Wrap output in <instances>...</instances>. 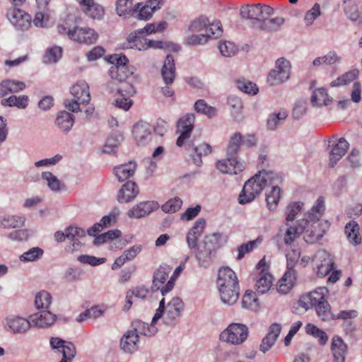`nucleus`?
Here are the masks:
<instances>
[{
    "mask_svg": "<svg viewBox=\"0 0 362 362\" xmlns=\"http://www.w3.org/2000/svg\"><path fill=\"white\" fill-rule=\"evenodd\" d=\"M206 227V220L198 218L194 226L189 230L186 235V241L190 250L196 249L199 238L202 235Z\"/></svg>",
    "mask_w": 362,
    "mask_h": 362,
    "instance_id": "20",
    "label": "nucleus"
},
{
    "mask_svg": "<svg viewBox=\"0 0 362 362\" xmlns=\"http://www.w3.org/2000/svg\"><path fill=\"white\" fill-rule=\"evenodd\" d=\"M313 262L314 270L319 277H325L329 274L334 269V263L333 259L325 250L317 251L313 259Z\"/></svg>",
    "mask_w": 362,
    "mask_h": 362,
    "instance_id": "12",
    "label": "nucleus"
},
{
    "mask_svg": "<svg viewBox=\"0 0 362 362\" xmlns=\"http://www.w3.org/2000/svg\"><path fill=\"white\" fill-rule=\"evenodd\" d=\"M296 279L295 270H286L276 284V291L281 294L288 293L294 286Z\"/></svg>",
    "mask_w": 362,
    "mask_h": 362,
    "instance_id": "29",
    "label": "nucleus"
},
{
    "mask_svg": "<svg viewBox=\"0 0 362 362\" xmlns=\"http://www.w3.org/2000/svg\"><path fill=\"white\" fill-rule=\"evenodd\" d=\"M152 128L146 122H139L133 127L132 134L139 145H144L151 139Z\"/></svg>",
    "mask_w": 362,
    "mask_h": 362,
    "instance_id": "21",
    "label": "nucleus"
},
{
    "mask_svg": "<svg viewBox=\"0 0 362 362\" xmlns=\"http://www.w3.org/2000/svg\"><path fill=\"white\" fill-rule=\"evenodd\" d=\"M248 328L241 323H231L220 334V339L233 345L242 344L248 337Z\"/></svg>",
    "mask_w": 362,
    "mask_h": 362,
    "instance_id": "5",
    "label": "nucleus"
},
{
    "mask_svg": "<svg viewBox=\"0 0 362 362\" xmlns=\"http://www.w3.org/2000/svg\"><path fill=\"white\" fill-rule=\"evenodd\" d=\"M62 54V49L60 47H53L48 49L43 57V62L46 64L56 63Z\"/></svg>",
    "mask_w": 362,
    "mask_h": 362,
    "instance_id": "56",
    "label": "nucleus"
},
{
    "mask_svg": "<svg viewBox=\"0 0 362 362\" xmlns=\"http://www.w3.org/2000/svg\"><path fill=\"white\" fill-rule=\"evenodd\" d=\"M163 308L164 299H162L159 303V307L156 310L151 324H148L139 320H134L132 322L134 331L137 334L138 336L141 334L146 337H152L157 332L158 329L155 325L157 321L162 317L163 314Z\"/></svg>",
    "mask_w": 362,
    "mask_h": 362,
    "instance_id": "10",
    "label": "nucleus"
},
{
    "mask_svg": "<svg viewBox=\"0 0 362 362\" xmlns=\"http://www.w3.org/2000/svg\"><path fill=\"white\" fill-rule=\"evenodd\" d=\"M30 315L32 324L40 328H45L52 325L56 321V315L47 309Z\"/></svg>",
    "mask_w": 362,
    "mask_h": 362,
    "instance_id": "25",
    "label": "nucleus"
},
{
    "mask_svg": "<svg viewBox=\"0 0 362 362\" xmlns=\"http://www.w3.org/2000/svg\"><path fill=\"white\" fill-rule=\"evenodd\" d=\"M139 193L138 185L134 182L129 181L122 185L117 193L119 203H128L133 201Z\"/></svg>",
    "mask_w": 362,
    "mask_h": 362,
    "instance_id": "23",
    "label": "nucleus"
},
{
    "mask_svg": "<svg viewBox=\"0 0 362 362\" xmlns=\"http://www.w3.org/2000/svg\"><path fill=\"white\" fill-rule=\"evenodd\" d=\"M74 123V117L66 111L60 112L55 120L56 125L64 132H69Z\"/></svg>",
    "mask_w": 362,
    "mask_h": 362,
    "instance_id": "36",
    "label": "nucleus"
},
{
    "mask_svg": "<svg viewBox=\"0 0 362 362\" xmlns=\"http://www.w3.org/2000/svg\"><path fill=\"white\" fill-rule=\"evenodd\" d=\"M153 13L148 5L139 2L133 7L132 16L139 20L148 21L152 17Z\"/></svg>",
    "mask_w": 362,
    "mask_h": 362,
    "instance_id": "46",
    "label": "nucleus"
},
{
    "mask_svg": "<svg viewBox=\"0 0 362 362\" xmlns=\"http://www.w3.org/2000/svg\"><path fill=\"white\" fill-rule=\"evenodd\" d=\"M304 230L303 238L307 243L313 244L320 240L329 228L327 221L323 220L308 221Z\"/></svg>",
    "mask_w": 362,
    "mask_h": 362,
    "instance_id": "9",
    "label": "nucleus"
},
{
    "mask_svg": "<svg viewBox=\"0 0 362 362\" xmlns=\"http://www.w3.org/2000/svg\"><path fill=\"white\" fill-rule=\"evenodd\" d=\"M6 17L18 30H28L31 25V16L21 9L15 7L8 10Z\"/></svg>",
    "mask_w": 362,
    "mask_h": 362,
    "instance_id": "14",
    "label": "nucleus"
},
{
    "mask_svg": "<svg viewBox=\"0 0 362 362\" xmlns=\"http://www.w3.org/2000/svg\"><path fill=\"white\" fill-rule=\"evenodd\" d=\"M213 23H210L206 17L202 16L191 22L188 30L192 33H202L203 34H207L211 31L214 33L215 29H213V30H209Z\"/></svg>",
    "mask_w": 362,
    "mask_h": 362,
    "instance_id": "34",
    "label": "nucleus"
},
{
    "mask_svg": "<svg viewBox=\"0 0 362 362\" xmlns=\"http://www.w3.org/2000/svg\"><path fill=\"white\" fill-rule=\"evenodd\" d=\"M109 74L112 79L118 81L121 85L127 83L126 80L133 74L127 66H111Z\"/></svg>",
    "mask_w": 362,
    "mask_h": 362,
    "instance_id": "37",
    "label": "nucleus"
},
{
    "mask_svg": "<svg viewBox=\"0 0 362 362\" xmlns=\"http://www.w3.org/2000/svg\"><path fill=\"white\" fill-rule=\"evenodd\" d=\"M303 204L300 202H293L286 209V219L287 221H292L297 215L302 211Z\"/></svg>",
    "mask_w": 362,
    "mask_h": 362,
    "instance_id": "57",
    "label": "nucleus"
},
{
    "mask_svg": "<svg viewBox=\"0 0 362 362\" xmlns=\"http://www.w3.org/2000/svg\"><path fill=\"white\" fill-rule=\"evenodd\" d=\"M305 333L317 339L321 346H325L328 341V335L322 329L312 323H308L305 327Z\"/></svg>",
    "mask_w": 362,
    "mask_h": 362,
    "instance_id": "47",
    "label": "nucleus"
},
{
    "mask_svg": "<svg viewBox=\"0 0 362 362\" xmlns=\"http://www.w3.org/2000/svg\"><path fill=\"white\" fill-rule=\"evenodd\" d=\"M58 33L67 36L70 40L78 43L91 45L96 42L98 35L92 28L79 27L72 21L66 20L57 25Z\"/></svg>",
    "mask_w": 362,
    "mask_h": 362,
    "instance_id": "2",
    "label": "nucleus"
},
{
    "mask_svg": "<svg viewBox=\"0 0 362 362\" xmlns=\"http://www.w3.org/2000/svg\"><path fill=\"white\" fill-rule=\"evenodd\" d=\"M52 296L47 291H40L35 298V306L37 309H48L52 303Z\"/></svg>",
    "mask_w": 362,
    "mask_h": 362,
    "instance_id": "52",
    "label": "nucleus"
},
{
    "mask_svg": "<svg viewBox=\"0 0 362 362\" xmlns=\"http://www.w3.org/2000/svg\"><path fill=\"white\" fill-rule=\"evenodd\" d=\"M148 293V290L144 286H137L127 291L126 295V302L124 305V310H128L131 308L134 297L143 300L146 298Z\"/></svg>",
    "mask_w": 362,
    "mask_h": 362,
    "instance_id": "40",
    "label": "nucleus"
},
{
    "mask_svg": "<svg viewBox=\"0 0 362 362\" xmlns=\"http://www.w3.org/2000/svg\"><path fill=\"white\" fill-rule=\"evenodd\" d=\"M273 13V8L267 5L260 4L247 5L240 8V15L243 18L258 21H264Z\"/></svg>",
    "mask_w": 362,
    "mask_h": 362,
    "instance_id": "11",
    "label": "nucleus"
},
{
    "mask_svg": "<svg viewBox=\"0 0 362 362\" xmlns=\"http://www.w3.org/2000/svg\"><path fill=\"white\" fill-rule=\"evenodd\" d=\"M262 239L257 238L256 240L247 242L245 244H242L238 247V259H241L245 254L252 251L259 244L261 243Z\"/></svg>",
    "mask_w": 362,
    "mask_h": 362,
    "instance_id": "58",
    "label": "nucleus"
},
{
    "mask_svg": "<svg viewBox=\"0 0 362 362\" xmlns=\"http://www.w3.org/2000/svg\"><path fill=\"white\" fill-rule=\"evenodd\" d=\"M116 90L118 96L115 100L114 105L125 111L129 110L133 104L130 98L136 93L134 87L129 83H124Z\"/></svg>",
    "mask_w": 362,
    "mask_h": 362,
    "instance_id": "13",
    "label": "nucleus"
},
{
    "mask_svg": "<svg viewBox=\"0 0 362 362\" xmlns=\"http://www.w3.org/2000/svg\"><path fill=\"white\" fill-rule=\"evenodd\" d=\"M28 97L26 95H11L2 99L1 104L4 107H16L19 109H25L28 105Z\"/></svg>",
    "mask_w": 362,
    "mask_h": 362,
    "instance_id": "42",
    "label": "nucleus"
},
{
    "mask_svg": "<svg viewBox=\"0 0 362 362\" xmlns=\"http://www.w3.org/2000/svg\"><path fill=\"white\" fill-rule=\"evenodd\" d=\"M216 168L223 173L236 175L242 172L245 165L238 160V157L228 156L226 159L217 161Z\"/></svg>",
    "mask_w": 362,
    "mask_h": 362,
    "instance_id": "17",
    "label": "nucleus"
},
{
    "mask_svg": "<svg viewBox=\"0 0 362 362\" xmlns=\"http://www.w3.org/2000/svg\"><path fill=\"white\" fill-rule=\"evenodd\" d=\"M184 303L179 298H173L166 306L164 305L163 322L170 327H175L180 321L184 310Z\"/></svg>",
    "mask_w": 362,
    "mask_h": 362,
    "instance_id": "7",
    "label": "nucleus"
},
{
    "mask_svg": "<svg viewBox=\"0 0 362 362\" xmlns=\"http://www.w3.org/2000/svg\"><path fill=\"white\" fill-rule=\"evenodd\" d=\"M172 268L167 264H162L159 268L154 272L153 284L155 287L160 288V286L163 285L169 274L170 273Z\"/></svg>",
    "mask_w": 362,
    "mask_h": 362,
    "instance_id": "48",
    "label": "nucleus"
},
{
    "mask_svg": "<svg viewBox=\"0 0 362 362\" xmlns=\"http://www.w3.org/2000/svg\"><path fill=\"white\" fill-rule=\"evenodd\" d=\"M307 222L305 218H303L298 221L297 225L289 226L284 234V243L290 245L298 238L303 233Z\"/></svg>",
    "mask_w": 362,
    "mask_h": 362,
    "instance_id": "26",
    "label": "nucleus"
},
{
    "mask_svg": "<svg viewBox=\"0 0 362 362\" xmlns=\"http://www.w3.org/2000/svg\"><path fill=\"white\" fill-rule=\"evenodd\" d=\"M325 201L323 197H319L314 206L308 213V221L312 220H321L320 218L325 211Z\"/></svg>",
    "mask_w": 362,
    "mask_h": 362,
    "instance_id": "53",
    "label": "nucleus"
},
{
    "mask_svg": "<svg viewBox=\"0 0 362 362\" xmlns=\"http://www.w3.org/2000/svg\"><path fill=\"white\" fill-rule=\"evenodd\" d=\"M132 0H117L116 12L118 16H123L127 14H131L133 10Z\"/></svg>",
    "mask_w": 362,
    "mask_h": 362,
    "instance_id": "61",
    "label": "nucleus"
},
{
    "mask_svg": "<svg viewBox=\"0 0 362 362\" xmlns=\"http://www.w3.org/2000/svg\"><path fill=\"white\" fill-rule=\"evenodd\" d=\"M140 35L137 31L134 34H130L127 37V47L136 49L139 51L147 49V38H144Z\"/></svg>",
    "mask_w": 362,
    "mask_h": 362,
    "instance_id": "44",
    "label": "nucleus"
},
{
    "mask_svg": "<svg viewBox=\"0 0 362 362\" xmlns=\"http://www.w3.org/2000/svg\"><path fill=\"white\" fill-rule=\"evenodd\" d=\"M330 101L327 90L323 88L314 90L311 97V103L314 106L327 105Z\"/></svg>",
    "mask_w": 362,
    "mask_h": 362,
    "instance_id": "50",
    "label": "nucleus"
},
{
    "mask_svg": "<svg viewBox=\"0 0 362 362\" xmlns=\"http://www.w3.org/2000/svg\"><path fill=\"white\" fill-rule=\"evenodd\" d=\"M83 12L92 18L100 19L104 14L103 8L93 0H76Z\"/></svg>",
    "mask_w": 362,
    "mask_h": 362,
    "instance_id": "27",
    "label": "nucleus"
},
{
    "mask_svg": "<svg viewBox=\"0 0 362 362\" xmlns=\"http://www.w3.org/2000/svg\"><path fill=\"white\" fill-rule=\"evenodd\" d=\"M25 218L15 215L0 216V227L4 228H19L24 225Z\"/></svg>",
    "mask_w": 362,
    "mask_h": 362,
    "instance_id": "39",
    "label": "nucleus"
},
{
    "mask_svg": "<svg viewBox=\"0 0 362 362\" xmlns=\"http://www.w3.org/2000/svg\"><path fill=\"white\" fill-rule=\"evenodd\" d=\"M359 76V70L357 69H353L341 76H339L337 79L331 82V87H339L341 86H345L358 78Z\"/></svg>",
    "mask_w": 362,
    "mask_h": 362,
    "instance_id": "45",
    "label": "nucleus"
},
{
    "mask_svg": "<svg viewBox=\"0 0 362 362\" xmlns=\"http://www.w3.org/2000/svg\"><path fill=\"white\" fill-rule=\"evenodd\" d=\"M217 287L223 288L239 284L236 274L228 267L219 269L216 280Z\"/></svg>",
    "mask_w": 362,
    "mask_h": 362,
    "instance_id": "22",
    "label": "nucleus"
},
{
    "mask_svg": "<svg viewBox=\"0 0 362 362\" xmlns=\"http://www.w3.org/2000/svg\"><path fill=\"white\" fill-rule=\"evenodd\" d=\"M194 108L197 112L204 114L209 118L214 117L216 115V108L208 105L204 100H198L194 104Z\"/></svg>",
    "mask_w": 362,
    "mask_h": 362,
    "instance_id": "60",
    "label": "nucleus"
},
{
    "mask_svg": "<svg viewBox=\"0 0 362 362\" xmlns=\"http://www.w3.org/2000/svg\"><path fill=\"white\" fill-rule=\"evenodd\" d=\"M215 29L214 33L211 31L207 34L201 33L199 35H192L186 37L185 42L189 45H197L205 44L209 38H217L222 35L223 30L221 28V23L220 21L214 22L209 28V30Z\"/></svg>",
    "mask_w": 362,
    "mask_h": 362,
    "instance_id": "16",
    "label": "nucleus"
},
{
    "mask_svg": "<svg viewBox=\"0 0 362 362\" xmlns=\"http://www.w3.org/2000/svg\"><path fill=\"white\" fill-rule=\"evenodd\" d=\"M182 205V201L179 197H175L169 199L162 205L161 209L165 213H175Z\"/></svg>",
    "mask_w": 362,
    "mask_h": 362,
    "instance_id": "64",
    "label": "nucleus"
},
{
    "mask_svg": "<svg viewBox=\"0 0 362 362\" xmlns=\"http://www.w3.org/2000/svg\"><path fill=\"white\" fill-rule=\"evenodd\" d=\"M329 145L332 146L329 155V165L331 168H334L337 162L345 155L349 144L344 138L337 139V138L333 137L329 141Z\"/></svg>",
    "mask_w": 362,
    "mask_h": 362,
    "instance_id": "15",
    "label": "nucleus"
},
{
    "mask_svg": "<svg viewBox=\"0 0 362 362\" xmlns=\"http://www.w3.org/2000/svg\"><path fill=\"white\" fill-rule=\"evenodd\" d=\"M161 75L166 84L172 83L175 80V66L174 59L171 54L167 55L161 69Z\"/></svg>",
    "mask_w": 362,
    "mask_h": 362,
    "instance_id": "30",
    "label": "nucleus"
},
{
    "mask_svg": "<svg viewBox=\"0 0 362 362\" xmlns=\"http://www.w3.org/2000/svg\"><path fill=\"white\" fill-rule=\"evenodd\" d=\"M276 175L272 171L262 170L249 179L244 185L238 197L240 204L252 202L265 187L274 183Z\"/></svg>",
    "mask_w": 362,
    "mask_h": 362,
    "instance_id": "1",
    "label": "nucleus"
},
{
    "mask_svg": "<svg viewBox=\"0 0 362 362\" xmlns=\"http://www.w3.org/2000/svg\"><path fill=\"white\" fill-rule=\"evenodd\" d=\"M287 117L286 112H280L277 114H271L267 119V128L270 130H274Z\"/></svg>",
    "mask_w": 362,
    "mask_h": 362,
    "instance_id": "63",
    "label": "nucleus"
},
{
    "mask_svg": "<svg viewBox=\"0 0 362 362\" xmlns=\"http://www.w3.org/2000/svg\"><path fill=\"white\" fill-rule=\"evenodd\" d=\"M71 93L74 99L64 102L66 107L73 112L80 111V104L88 103L90 100L89 86L84 81H81L71 88Z\"/></svg>",
    "mask_w": 362,
    "mask_h": 362,
    "instance_id": "3",
    "label": "nucleus"
},
{
    "mask_svg": "<svg viewBox=\"0 0 362 362\" xmlns=\"http://www.w3.org/2000/svg\"><path fill=\"white\" fill-rule=\"evenodd\" d=\"M136 168V163L131 161L115 166L114 168V174L119 182H123L134 174Z\"/></svg>",
    "mask_w": 362,
    "mask_h": 362,
    "instance_id": "31",
    "label": "nucleus"
},
{
    "mask_svg": "<svg viewBox=\"0 0 362 362\" xmlns=\"http://www.w3.org/2000/svg\"><path fill=\"white\" fill-rule=\"evenodd\" d=\"M273 282V276L264 269L259 272L255 285V291L259 294H264L269 291Z\"/></svg>",
    "mask_w": 362,
    "mask_h": 362,
    "instance_id": "33",
    "label": "nucleus"
},
{
    "mask_svg": "<svg viewBox=\"0 0 362 362\" xmlns=\"http://www.w3.org/2000/svg\"><path fill=\"white\" fill-rule=\"evenodd\" d=\"M218 49L221 54L226 57L233 56L238 51L236 45L230 41L220 42Z\"/></svg>",
    "mask_w": 362,
    "mask_h": 362,
    "instance_id": "62",
    "label": "nucleus"
},
{
    "mask_svg": "<svg viewBox=\"0 0 362 362\" xmlns=\"http://www.w3.org/2000/svg\"><path fill=\"white\" fill-rule=\"evenodd\" d=\"M281 198V189L277 186H273L272 188L266 192V202L269 211L276 209L279 199Z\"/></svg>",
    "mask_w": 362,
    "mask_h": 362,
    "instance_id": "49",
    "label": "nucleus"
},
{
    "mask_svg": "<svg viewBox=\"0 0 362 362\" xmlns=\"http://www.w3.org/2000/svg\"><path fill=\"white\" fill-rule=\"evenodd\" d=\"M321 9L319 4L315 3L313 6L307 11L304 16V22L307 26H310L314 21L321 15Z\"/></svg>",
    "mask_w": 362,
    "mask_h": 362,
    "instance_id": "59",
    "label": "nucleus"
},
{
    "mask_svg": "<svg viewBox=\"0 0 362 362\" xmlns=\"http://www.w3.org/2000/svg\"><path fill=\"white\" fill-rule=\"evenodd\" d=\"M191 148H193V151L195 153V155L192 156L194 163L197 166H200L202 164V156H208L212 151L211 146L205 142H203L197 146H194L191 142V146L187 150H189Z\"/></svg>",
    "mask_w": 362,
    "mask_h": 362,
    "instance_id": "35",
    "label": "nucleus"
},
{
    "mask_svg": "<svg viewBox=\"0 0 362 362\" xmlns=\"http://www.w3.org/2000/svg\"><path fill=\"white\" fill-rule=\"evenodd\" d=\"M348 346L343 339L334 335L332 339L331 351L333 355L334 362H345Z\"/></svg>",
    "mask_w": 362,
    "mask_h": 362,
    "instance_id": "24",
    "label": "nucleus"
},
{
    "mask_svg": "<svg viewBox=\"0 0 362 362\" xmlns=\"http://www.w3.org/2000/svg\"><path fill=\"white\" fill-rule=\"evenodd\" d=\"M291 65L284 57L276 59L275 69L270 71L267 81L271 86H276L286 82L290 77Z\"/></svg>",
    "mask_w": 362,
    "mask_h": 362,
    "instance_id": "6",
    "label": "nucleus"
},
{
    "mask_svg": "<svg viewBox=\"0 0 362 362\" xmlns=\"http://www.w3.org/2000/svg\"><path fill=\"white\" fill-rule=\"evenodd\" d=\"M327 292L328 291L325 287H319L315 291L302 296L300 303L308 310L325 300Z\"/></svg>",
    "mask_w": 362,
    "mask_h": 362,
    "instance_id": "18",
    "label": "nucleus"
},
{
    "mask_svg": "<svg viewBox=\"0 0 362 362\" xmlns=\"http://www.w3.org/2000/svg\"><path fill=\"white\" fill-rule=\"evenodd\" d=\"M139 336L134 330L127 332L120 341V347L126 352H134L137 349Z\"/></svg>",
    "mask_w": 362,
    "mask_h": 362,
    "instance_id": "32",
    "label": "nucleus"
},
{
    "mask_svg": "<svg viewBox=\"0 0 362 362\" xmlns=\"http://www.w3.org/2000/svg\"><path fill=\"white\" fill-rule=\"evenodd\" d=\"M194 115L189 113L184 115L177 121L176 132L180 134L176 141L177 146H185V149H188L191 146L189 139L194 129Z\"/></svg>",
    "mask_w": 362,
    "mask_h": 362,
    "instance_id": "4",
    "label": "nucleus"
},
{
    "mask_svg": "<svg viewBox=\"0 0 362 362\" xmlns=\"http://www.w3.org/2000/svg\"><path fill=\"white\" fill-rule=\"evenodd\" d=\"M197 252L196 254L197 259L199 262L202 264L204 263L207 262L210 259L213 254L216 250L212 249V247H210V245L207 243V240L204 238L203 242L197 247Z\"/></svg>",
    "mask_w": 362,
    "mask_h": 362,
    "instance_id": "43",
    "label": "nucleus"
},
{
    "mask_svg": "<svg viewBox=\"0 0 362 362\" xmlns=\"http://www.w3.org/2000/svg\"><path fill=\"white\" fill-rule=\"evenodd\" d=\"M43 253L42 249L38 247H33L23 253L20 256V260L24 262L36 261L42 257Z\"/></svg>",
    "mask_w": 362,
    "mask_h": 362,
    "instance_id": "55",
    "label": "nucleus"
},
{
    "mask_svg": "<svg viewBox=\"0 0 362 362\" xmlns=\"http://www.w3.org/2000/svg\"><path fill=\"white\" fill-rule=\"evenodd\" d=\"M344 232L351 243L354 245H357L361 243V238L359 234V226L356 221H351L346 223Z\"/></svg>",
    "mask_w": 362,
    "mask_h": 362,
    "instance_id": "38",
    "label": "nucleus"
},
{
    "mask_svg": "<svg viewBox=\"0 0 362 362\" xmlns=\"http://www.w3.org/2000/svg\"><path fill=\"white\" fill-rule=\"evenodd\" d=\"M243 141V135L240 132L234 133L229 139L227 146V156L237 157Z\"/></svg>",
    "mask_w": 362,
    "mask_h": 362,
    "instance_id": "41",
    "label": "nucleus"
},
{
    "mask_svg": "<svg viewBox=\"0 0 362 362\" xmlns=\"http://www.w3.org/2000/svg\"><path fill=\"white\" fill-rule=\"evenodd\" d=\"M205 238L207 240V243L210 245V247H212V249L215 250L223 245L227 241L226 236L221 233H214L205 236Z\"/></svg>",
    "mask_w": 362,
    "mask_h": 362,
    "instance_id": "54",
    "label": "nucleus"
},
{
    "mask_svg": "<svg viewBox=\"0 0 362 362\" xmlns=\"http://www.w3.org/2000/svg\"><path fill=\"white\" fill-rule=\"evenodd\" d=\"M2 323L7 332L14 334H24L30 329L32 322L30 318L11 314L4 318Z\"/></svg>",
    "mask_w": 362,
    "mask_h": 362,
    "instance_id": "8",
    "label": "nucleus"
},
{
    "mask_svg": "<svg viewBox=\"0 0 362 362\" xmlns=\"http://www.w3.org/2000/svg\"><path fill=\"white\" fill-rule=\"evenodd\" d=\"M42 177L47 181L48 187L53 192H59L64 188V184L51 172H43Z\"/></svg>",
    "mask_w": 362,
    "mask_h": 362,
    "instance_id": "51",
    "label": "nucleus"
},
{
    "mask_svg": "<svg viewBox=\"0 0 362 362\" xmlns=\"http://www.w3.org/2000/svg\"><path fill=\"white\" fill-rule=\"evenodd\" d=\"M221 299L222 302L228 305L235 304L240 296L239 284L231 286L218 288Z\"/></svg>",
    "mask_w": 362,
    "mask_h": 362,
    "instance_id": "28",
    "label": "nucleus"
},
{
    "mask_svg": "<svg viewBox=\"0 0 362 362\" xmlns=\"http://www.w3.org/2000/svg\"><path fill=\"white\" fill-rule=\"evenodd\" d=\"M158 206V204L156 202H141L129 209L127 215L131 218H141L156 210Z\"/></svg>",
    "mask_w": 362,
    "mask_h": 362,
    "instance_id": "19",
    "label": "nucleus"
}]
</instances>
